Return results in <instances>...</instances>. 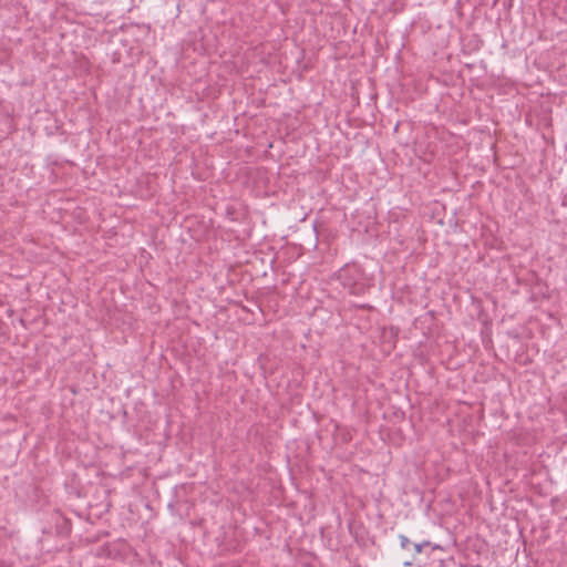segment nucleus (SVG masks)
I'll return each mask as SVG.
<instances>
[{
  "label": "nucleus",
  "instance_id": "f03ea898",
  "mask_svg": "<svg viewBox=\"0 0 567 567\" xmlns=\"http://www.w3.org/2000/svg\"><path fill=\"white\" fill-rule=\"evenodd\" d=\"M400 543H401V547L404 548V549H409L410 546L413 545L411 543V540L406 536H404V535L400 536Z\"/></svg>",
  "mask_w": 567,
  "mask_h": 567
},
{
  "label": "nucleus",
  "instance_id": "7ed1b4c3",
  "mask_svg": "<svg viewBox=\"0 0 567 567\" xmlns=\"http://www.w3.org/2000/svg\"><path fill=\"white\" fill-rule=\"evenodd\" d=\"M429 545H430L429 542L417 543V544H413V548H414L415 553H421L423 547L429 546Z\"/></svg>",
  "mask_w": 567,
  "mask_h": 567
},
{
  "label": "nucleus",
  "instance_id": "f257e3e1",
  "mask_svg": "<svg viewBox=\"0 0 567 567\" xmlns=\"http://www.w3.org/2000/svg\"><path fill=\"white\" fill-rule=\"evenodd\" d=\"M338 279L341 285L349 290L352 295L361 293L363 285L361 282L362 274L355 266H346L338 271Z\"/></svg>",
  "mask_w": 567,
  "mask_h": 567
}]
</instances>
